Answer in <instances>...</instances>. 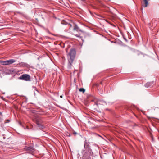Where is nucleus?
Here are the masks:
<instances>
[{
  "instance_id": "8",
  "label": "nucleus",
  "mask_w": 159,
  "mask_h": 159,
  "mask_svg": "<svg viewBox=\"0 0 159 159\" xmlns=\"http://www.w3.org/2000/svg\"><path fill=\"white\" fill-rule=\"evenodd\" d=\"M74 29L77 31H82L79 28L77 25H75L74 27Z\"/></svg>"
},
{
  "instance_id": "13",
  "label": "nucleus",
  "mask_w": 159,
  "mask_h": 159,
  "mask_svg": "<svg viewBox=\"0 0 159 159\" xmlns=\"http://www.w3.org/2000/svg\"><path fill=\"white\" fill-rule=\"evenodd\" d=\"M10 120H6L5 122V123H9V122H10Z\"/></svg>"
},
{
  "instance_id": "17",
  "label": "nucleus",
  "mask_w": 159,
  "mask_h": 159,
  "mask_svg": "<svg viewBox=\"0 0 159 159\" xmlns=\"http://www.w3.org/2000/svg\"><path fill=\"white\" fill-rule=\"evenodd\" d=\"M1 113H0V115H1Z\"/></svg>"
},
{
  "instance_id": "7",
  "label": "nucleus",
  "mask_w": 159,
  "mask_h": 159,
  "mask_svg": "<svg viewBox=\"0 0 159 159\" xmlns=\"http://www.w3.org/2000/svg\"><path fill=\"white\" fill-rule=\"evenodd\" d=\"M2 63L3 65H7L10 64V60L3 61Z\"/></svg>"
},
{
  "instance_id": "9",
  "label": "nucleus",
  "mask_w": 159,
  "mask_h": 159,
  "mask_svg": "<svg viewBox=\"0 0 159 159\" xmlns=\"http://www.w3.org/2000/svg\"><path fill=\"white\" fill-rule=\"evenodd\" d=\"M149 0H144V4L143 6L144 7H146L148 5V2Z\"/></svg>"
},
{
  "instance_id": "11",
  "label": "nucleus",
  "mask_w": 159,
  "mask_h": 159,
  "mask_svg": "<svg viewBox=\"0 0 159 159\" xmlns=\"http://www.w3.org/2000/svg\"><path fill=\"white\" fill-rule=\"evenodd\" d=\"M79 91L80 92H82L83 93H84L85 91V89L83 88H81L80 89Z\"/></svg>"
},
{
  "instance_id": "3",
  "label": "nucleus",
  "mask_w": 159,
  "mask_h": 159,
  "mask_svg": "<svg viewBox=\"0 0 159 159\" xmlns=\"http://www.w3.org/2000/svg\"><path fill=\"white\" fill-rule=\"evenodd\" d=\"M19 79L26 81H29L30 80V76L29 75L23 74L21 75Z\"/></svg>"
},
{
  "instance_id": "6",
  "label": "nucleus",
  "mask_w": 159,
  "mask_h": 159,
  "mask_svg": "<svg viewBox=\"0 0 159 159\" xmlns=\"http://www.w3.org/2000/svg\"><path fill=\"white\" fill-rule=\"evenodd\" d=\"M153 84L152 82H148L145 84V86L146 88H148L152 86Z\"/></svg>"
},
{
  "instance_id": "15",
  "label": "nucleus",
  "mask_w": 159,
  "mask_h": 159,
  "mask_svg": "<svg viewBox=\"0 0 159 159\" xmlns=\"http://www.w3.org/2000/svg\"><path fill=\"white\" fill-rule=\"evenodd\" d=\"M60 97L61 98H62V95H61L60 96Z\"/></svg>"
},
{
  "instance_id": "2",
  "label": "nucleus",
  "mask_w": 159,
  "mask_h": 159,
  "mask_svg": "<svg viewBox=\"0 0 159 159\" xmlns=\"http://www.w3.org/2000/svg\"><path fill=\"white\" fill-rule=\"evenodd\" d=\"M32 119L35 122L39 127L41 126L42 124L43 123V121L42 118L39 116H33Z\"/></svg>"
},
{
  "instance_id": "14",
  "label": "nucleus",
  "mask_w": 159,
  "mask_h": 159,
  "mask_svg": "<svg viewBox=\"0 0 159 159\" xmlns=\"http://www.w3.org/2000/svg\"><path fill=\"white\" fill-rule=\"evenodd\" d=\"M10 72H11V73L12 72H13V71L12 70H11Z\"/></svg>"
},
{
  "instance_id": "16",
  "label": "nucleus",
  "mask_w": 159,
  "mask_h": 159,
  "mask_svg": "<svg viewBox=\"0 0 159 159\" xmlns=\"http://www.w3.org/2000/svg\"><path fill=\"white\" fill-rule=\"evenodd\" d=\"M74 134H76V133L74 132Z\"/></svg>"
},
{
  "instance_id": "4",
  "label": "nucleus",
  "mask_w": 159,
  "mask_h": 159,
  "mask_svg": "<svg viewBox=\"0 0 159 159\" xmlns=\"http://www.w3.org/2000/svg\"><path fill=\"white\" fill-rule=\"evenodd\" d=\"M82 153L83 155V157H86L90 155L91 154V151L89 148L88 149H85V150H83L82 151Z\"/></svg>"
},
{
  "instance_id": "1",
  "label": "nucleus",
  "mask_w": 159,
  "mask_h": 159,
  "mask_svg": "<svg viewBox=\"0 0 159 159\" xmlns=\"http://www.w3.org/2000/svg\"><path fill=\"white\" fill-rule=\"evenodd\" d=\"M76 55V51L75 49H71L67 55L70 67L72 66Z\"/></svg>"
},
{
  "instance_id": "12",
  "label": "nucleus",
  "mask_w": 159,
  "mask_h": 159,
  "mask_svg": "<svg viewBox=\"0 0 159 159\" xmlns=\"http://www.w3.org/2000/svg\"><path fill=\"white\" fill-rule=\"evenodd\" d=\"M15 62V61L14 59H11V64Z\"/></svg>"
},
{
  "instance_id": "10",
  "label": "nucleus",
  "mask_w": 159,
  "mask_h": 159,
  "mask_svg": "<svg viewBox=\"0 0 159 159\" xmlns=\"http://www.w3.org/2000/svg\"><path fill=\"white\" fill-rule=\"evenodd\" d=\"M5 71L6 74H9L10 73V70L9 69V68H6L5 70Z\"/></svg>"
},
{
  "instance_id": "5",
  "label": "nucleus",
  "mask_w": 159,
  "mask_h": 159,
  "mask_svg": "<svg viewBox=\"0 0 159 159\" xmlns=\"http://www.w3.org/2000/svg\"><path fill=\"white\" fill-rule=\"evenodd\" d=\"M106 104V103L102 100H98L97 103H95V104L98 106L99 104H102L103 105Z\"/></svg>"
}]
</instances>
